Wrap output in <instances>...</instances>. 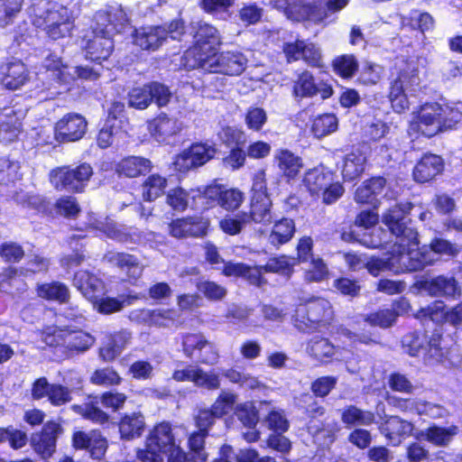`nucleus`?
Returning <instances> with one entry per match:
<instances>
[{
  "instance_id": "nucleus-7",
  "label": "nucleus",
  "mask_w": 462,
  "mask_h": 462,
  "mask_svg": "<svg viewBox=\"0 0 462 462\" xmlns=\"http://www.w3.org/2000/svg\"><path fill=\"white\" fill-rule=\"evenodd\" d=\"M93 173V168L88 162L79 163L75 167L62 165L50 171L49 180L56 190L79 194L85 191Z\"/></svg>"
},
{
  "instance_id": "nucleus-38",
  "label": "nucleus",
  "mask_w": 462,
  "mask_h": 462,
  "mask_svg": "<svg viewBox=\"0 0 462 462\" xmlns=\"http://www.w3.org/2000/svg\"><path fill=\"white\" fill-rule=\"evenodd\" d=\"M1 83L5 88L16 90L28 80V70L22 61L9 62L0 68Z\"/></svg>"
},
{
  "instance_id": "nucleus-60",
  "label": "nucleus",
  "mask_w": 462,
  "mask_h": 462,
  "mask_svg": "<svg viewBox=\"0 0 462 462\" xmlns=\"http://www.w3.org/2000/svg\"><path fill=\"white\" fill-rule=\"evenodd\" d=\"M365 159L361 154L351 153L345 158L342 175L346 180L359 178L365 171Z\"/></svg>"
},
{
  "instance_id": "nucleus-6",
  "label": "nucleus",
  "mask_w": 462,
  "mask_h": 462,
  "mask_svg": "<svg viewBox=\"0 0 462 462\" xmlns=\"http://www.w3.org/2000/svg\"><path fill=\"white\" fill-rule=\"evenodd\" d=\"M412 208L411 202L396 203L382 215L383 224L392 235L400 239L402 245L407 247V255L412 247H417L420 245L418 232L415 228L408 226Z\"/></svg>"
},
{
  "instance_id": "nucleus-58",
  "label": "nucleus",
  "mask_w": 462,
  "mask_h": 462,
  "mask_svg": "<svg viewBox=\"0 0 462 462\" xmlns=\"http://www.w3.org/2000/svg\"><path fill=\"white\" fill-rule=\"evenodd\" d=\"M247 225L250 224L243 211L236 215H226L218 222L220 230L228 236H236L240 234Z\"/></svg>"
},
{
  "instance_id": "nucleus-8",
  "label": "nucleus",
  "mask_w": 462,
  "mask_h": 462,
  "mask_svg": "<svg viewBox=\"0 0 462 462\" xmlns=\"http://www.w3.org/2000/svg\"><path fill=\"white\" fill-rule=\"evenodd\" d=\"M272 205L265 173L263 171H258L253 178L249 210L243 212L249 224L268 225L273 222Z\"/></svg>"
},
{
  "instance_id": "nucleus-56",
  "label": "nucleus",
  "mask_w": 462,
  "mask_h": 462,
  "mask_svg": "<svg viewBox=\"0 0 462 462\" xmlns=\"http://www.w3.org/2000/svg\"><path fill=\"white\" fill-rule=\"evenodd\" d=\"M145 319L152 326L168 328L175 323L177 313L174 309L148 310L145 314Z\"/></svg>"
},
{
  "instance_id": "nucleus-2",
  "label": "nucleus",
  "mask_w": 462,
  "mask_h": 462,
  "mask_svg": "<svg viewBox=\"0 0 462 462\" xmlns=\"http://www.w3.org/2000/svg\"><path fill=\"white\" fill-rule=\"evenodd\" d=\"M293 326L303 333H327L334 327L335 311L323 297H311L296 304L291 315Z\"/></svg>"
},
{
  "instance_id": "nucleus-53",
  "label": "nucleus",
  "mask_w": 462,
  "mask_h": 462,
  "mask_svg": "<svg viewBox=\"0 0 462 462\" xmlns=\"http://www.w3.org/2000/svg\"><path fill=\"white\" fill-rule=\"evenodd\" d=\"M25 257V250L22 244L7 240L0 244V259L7 265L21 263Z\"/></svg>"
},
{
  "instance_id": "nucleus-13",
  "label": "nucleus",
  "mask_w": 462,
  "mask_h": 462,
  "mask_svg": "<svg viewBox=\"0 0 462 462\" xmlns=\"http://www.w3.org/2000/svg\"><path fill=\"white\" fill-rule=\"evenodd\" d=\"M64 433L62 424L55 420H47L40 430L30 437L32 450L44 461H49L57 450L58 439Z\"/></svg>"
},
{
  "instance_id": "nucleus-35",
  "label": "nucleus",
  "mask_w": 462,
  "mask_h": 462,
  "mask_svg": "<svg viewBox=\"0 0 462 462\" xmlns=\"http://www.w3.org/2000/svg\"><path fill=\"white\" fill-rule=\"evenodd\" d=\"M35 292L39 299L59 305L68 304L70 300L69 288L60 281L37 283Z\"/></svg>"
},
{
  "instance_id": "nucleus-39",
  "label": "nucleus",
  "mask_w": 462,
  "mask_h": 462,
  "mask_svg": "<svg viewBox=\"0 0 462 462\" xmlns=\"http://www.w3.org/2000/svg\"><path fill=\"white\" fill-rule=\"evenodd\" d=\"M73 285L84 297L93 302L98 297L103 282L94 273L87 270H79L73 275Z\"/></svg>"
},
{
  "instance_id": "nucleus-42",
  "label": "nucleus",
  "mask_w": 462,
  "mask_h": 462,
  "mask_svg": "<svg viewBox=\"0 0 462 462\" xmlns=\"http://www.w3.org/2000/svg\"><path fill=\"white\" fill-rule=\"evenodd\" d=\"M168 186L167 178L159 174L152 173L142 182V198L144 201L152 202L165 193Z\"/></svg>"
},
{
  "instance_id": "nucleus-45",
  "label": "nucleus",
  "mask_w": 462,
  "mask_h": 462,
  "mask_svg": "<svg viewBox=\"0 0 462 462\" xmlns=\"http://www.w3.org/2000/svg\"><path fill=\"white\" fill-rule=\"evenodd\" d=\"M45 69L52 80L59 85H68L74 80V77L69 72V67L54 55H49L46 58Z\"/></svg>"
},
{
  "instance_id": "nucleus-48",
  "label": "nucleus",
  "mask_w": 462,
  "mask_h": 462,
  "mask_svg": "<svg viewBox=\"0 0 462 462\" xmlns=\"http://www.w3.org/2000/svg\"><path fill=\"white\" fill-rule=\"evenodd\" d=\"M95 343V337L83 330H72L64 334V347L69 352L82 353Z\"/></svg>"
},
{
  "instance_id": "nucleus-43",
  "label": "nucleus",
  "mask_w": 462,
  "mask_h": 462,
  "mask_svg": "<svg viewBox=\"0 0 462 462\" xmlns=\"http://www.w3.org/2000/svg\"><path fill=\"white\" fill-rule=\"evenodd\" d=\"M457 433V427H441L432 424L425 429L423 438L429 443L436 447H445L449 444L453 437Z\"/></svg>"
},
{
  "instance_id": "nucleus-64",
  "label": "nucleus",
  "mask_w": 462,
  "mask_h": 462,
  "mask_svg": "<svg viewBox=\"0 0 462 462\" xmlns=\"http://www.w3.org/2000/svg\"><path fill=\"white\" fill-rule=\"evenodd\" d=\"M333 287L341 295L356 298L359 296L361 285L357 279L339 276L333 282Z\"/></svg>"
},
{
  "instance_id": "nucleus-28",
  "label": "nucleus",
  "mask_w": 462,
  "mask_h": 462,
  "mask_svg": "<svg viewBox=\"0 0 462 462\" xmlns=\"http://www.w3.org/2000/svg\"><path fill=\"white\" fill-rule=\"evenodd\" d=\"M302 60L311 68L323 67L322 53L316 43L310 40L296 39L291 42V61Z\"/></svg>"
},
{
  "instance_id": "nucleus-26",
  "label": "nucleus",
  "mask_w": 462,
  "mask_h": 462,
  "mask_svg": "<svg viewBox=\"0 0 462 462\" xmlns=\"http://www.w3.org/2000/svg\"><path fill=\"white\" fill-rule=\"evenodd\" d=\"M380 431L393 446L412 435L414 425L396 415L386 416L380 426Z\"/></svg>"
},
{
  "instance_id": "nucleus-10",
  "label": "nucleus",
  "mask_w": 462,
  "mask_h": 462,
  "mask_svg": "<svg viewBox=\"0 0 462 462\" xmlns=\"http://www.w3.org/2000/svg\"><path fill=\"white\" fill-rule=\"evenodd\" d=\"M149 447H154L166 455L167 462H177L182 452L181 441L177 438L172 424L168 420L155 423L145 437Z\"/></svg>"
},
{
  "instance_id": "nucleus-46",
  "label": "nucleus",
  "mask_w": 462,
  "mask_h": 462,
  "mask_svg": "<svg viewBox=\"0 0 462 462\" xmlns=\"http://www.w3.org/2000/svg\"><path fill=\"white\" fill-rule=\"evenodd\" d=\"M45 69L52 80L59 85H68L74 80V77L69 72V67L54 55H49L46 58Z\"/></svg>"
},
{
  "instance_id": "nucleus-3",
  "label": "nucleus",
  "mask_w": 462,
  "mask_h": 462,
  "mask_svg": "<svg viewBox=\"0 0 462 462\" xmlns=\"http://www.w3.org/2000/svg\"><path fill=\"white\" fill-rule=\"evenodd\" d=\"M29 18L32 25L39 32H44L51 41L69 37L74 28V17L65 5L54 3L43 9L36 5L30 7Z\"/></svg>"
},
{
  "instance_id": "nucleus-41",
  "label": "nucleus",
  "mask_w": 462,
  "mask_h": 462,
  "mask_svg": "<svg viewBox=\"0 0 462 462\" xmlns=\"http://www.w3.org/2000/svg\"><path fill=\"white\" fill-rule=\"evenodd\" d=\"M332 71L340 79H351L359 69V62L353 53H345L334 57L330 62Z\"/></svg>"
},
{
  "instance_id": "nucleus-21",
  "label": "nucleus",
  "mask_w": 462,
  "mask_h": 462,
  "mask_svg": "<svg viewBox=\"0 0 462 462\" xmlns=\"http://www.w3.org/2000/svg\"><path fill=\"white\" fill-rule=\"evenodd\" d=\"M445 169L444 159L438 154L425 152L417 161L412 169V178L420 184L433 181Z\"/></svg>"
},
{
  "instance_id": "nucleus-44",
  "label": "nucleus",
  "mask_w": 462,
  "mask_h": 462,
  "mask_svg": "<svg viewBox=\"0 0 462 462\" xmlns=\"http://www.w3.org/2000/svg\"><path fill=\"white\" fill-rule=\"evenodd\" d=\"M45 69L52 80L59 85H68L74 80V77L69 72V67L54 55H49L46 58Z\"/></svg>"
},
{
  "instance_id": "nucleus-47",
  "label": "nucleus",
  "mask_w": 462,
  "mask_h": 462,
  "mask_svg": "<svg viewBox=\"0 0 462 462\" xmlns=\"http://www.w3.org/2000/svg\"><path fill=\"white\" fill-rule=\"evenodd\" d=\"M341 420L346 426H369L375 421V415L370 411H364L351 404L343 409Z\"/></svg>"
},
{
  "instance_id": "nucleus-9",
  "label": "nucleus",
  "mask_w": 462,
  "mask_h": 462,
  "mask_svg": "<svg viewBox=\"0 0 462 462\" xmlns=\"http://www.w3.org/2000/svg\"><path fill=\"white\" fill-rule=\"evenodd\" d=\"M82 41L85 59L94 64L101 65L115 51L113 34L102 27L91 26L90 30L84 34Z\"/></svg>"
},
{
  "instance_id": "nucleus-20",
  "label": "nucleus",
  "mask_w": 462,
  "mask_h": 462,
  "mask_svg": "<svg viewBox=\"0 0 462 462\" xmlns=\"http://www.w3.org/2000/svg\"><path fill=\"white\" fill-rule=\"evenodd\" d=\"M163 24L143 25L134 28L131 36L132 42L141 51H156L165 43Z\"/></svg>"
},
{
  "instance_id": "nucleus-54",
  "label": "nucleus",
  "mask_w": 462,
  "mask_h": 462,
  "mask_svg": "<svg viewBox=\"0 0 462 462\" xmlns=\"http://www.w3.org/2000/svg\"><path fill=\"white\" fill-rule=\"evenodd\" d=\"M12 114H8L5 119L0 121V141L5 143L15 141L22 132V122L14 111Z\"/></svg>"
},
{
  "instance_id": "nucleus-5",
  "label": "nucleus",
  "mask_w": 462,
  "mask_h": 462,
  "mask_svg": "<svg viewBox=\"0 0 462 462\" xmlns=\"http://www.w3.org/2000/svg\"><path fill=\"white\" fill-rule=\"evenodd\" d=\"M460 253V247L456 243L440 236H434L429 245L412 247L406 257L408 270L421 271L427 266L435 264L439 260H453Z\"/></svg>"
},
{
  "instance_id": "nucleus-63",
  "label": "nucleus",
  "mask_w": 462,
  "mask_h": 462,
  "mask_svg": "<svg viewBox=\"0 0 462 462\" xmlns=\"http://www.w3.org/2000/svg\"><path fill=\"white\" fill-rule=\"evenodd\" d=\"M295 404L304 409L306 416L310 420L324 416L326 410L313 399L310 393H302L299 398H295Z\"/></svg>"
},
{
  "instance_id": "nucleus-15",
  "label": "nucleus",
  "mask_w": 462,
  "mask_h": 462,
  "mask_svg": "<svg viewBox=\"0 0 462 462\" xmlns=\"http://www.w3.org/2000/svg\"><path fill=\"white\" fill-rule=\"evenodd\" d=\"M247 60L237 51H217L203 66L202 69L208 73L223 74L226 76H238L245 69Z\"/></svg>"
},
{
  "instance_id": "nucleus-16",
  "label": "nucleus",
  "mask_w": 462,
  "mask_h": 462,
  "mask_svg": "<svg viewBox=\"0 0 462 462\" xmlns=\"http://www.w3.org/2000/svg\"><path fill=\"white\" fill-rule=\"evenodd\" d=\"M54 128L60 143L62 144L75 143L86 134L88 121L81 114L69 112L54 123Z\"/></svg>"
},
{
  "instance_id": "nucleus-27",
  "label": "nucleus",
  "mask_w": 462,
  "mask_h": 462,
  "mask_svg": "<svg viewBox=\"0 0 462 462\" xmlns=\"http://www.w3.org/2000/svg\"><path fill=\"white\" fill-rule=\"evenodd\" d=\"M129 24L130 18L121 5L108 6L96 14L95 25L108 31L110 27V30L115 33L124 32Z\"/></svg>"
},
{
  "instance_id": "nucleus-51",
  "label": "nucleus",
  "mask_w": 462,
  "mask_h": 462,
  "mask_svg": "<svg viewBox=\"0 0 462 462\" xmlns=\"http://www.w3.org/2000/svg\"><path fill=\"white\" fill-rule=\"evenodd\" d=\"M309 267L303 272V280L308 283H319L329 277V269L320 256H315L309 262Z\"/></svg>"
},
{
  "instance_id": "nucleus-36",
  "label": "nucleus",
  "mask_w": 462,
  "mask_h": 462,
  "mask_svg": "<svg viewBox=\"0 0 462 462\" xmlns=\"http://www.w3.org/2000/svg\"><path fill=\"white\" fill-rule=\"evenodd\" d=\"M147 129L156 141L165 142L170 137L176 135L180 128L177 120L170 117L165 113H161L147 122Z\"/></svg>"
},
{
  "instance_id": "nucleus-61",
  "label": "nucleus",
  "mask_w": 462,
  "mask_h": 462,
  "mask_svg": "<svg viewBox=\"0 0 462 462\" xmlns=\"http://www.w3.org/2000/svg\"><path fill=\"white\" fill-rule=\"evenodd\" d=\"M74 410L79 413L84 419L94 423L104 425L109 422L110 416L97 406V402H88L81 406H74Z\"/></svg>"
},
{
  "instance_id": "nucleus-12",
  "label": "nucleus",
  "mask_w": 462,
  "mask_h": 462,
  "mask_svg": "<svg viewBox=\"0 0 462 462\" xmlns=\"http://www.w3.org/2000/svg\"><path fill=\"white\" fill-rule=\"evenodd\" d=\"M181 351L189 359H196L197 363L214 365L219 358L215 344L209 341L200 332H187L181 335Z\"/></svg>"
},
{
  "instance_id": "nucleus-33",
  "label": "nucleus",
  "mask_w": 462,
  "mask_h": 462,
  "mask_svg": "<svg viewBox=\"0 0 462 462\" xmlns=\"http://www.w3.org/2000/svg\"><path fill=\"white\" fill-rule=\"evenodd\" d=\"M209 436L199 430H193L187 438V448L185 451L180 446L182 457L177 462H207L208 454L206 449V439Z\"/></svg>"
},
{
  "instance_id": "nucleus-19",
  "label": "nucleus",
  "mask_w": 462,
  "mask_h": 462,
  "mask_svg": "<svg viewBox=\"0 0 462 462\" xmlns=\"http://www.w3.org/2000/svg\"><path fill=\"white\" fill-rule=\"evenodd\" d=\"M132 332L127 328L108 332L98 349L99 358L106 363L114 362L131 344Z\"/></svg>"
},
{
  "instance_id": "nucleus-24",
  "label": "nucleus",
  "mask_w": 462,
  "mask_h": 462,
  "mask_svg": "<svg viewBox=\"0 0 462 462\" xmlns=\"http://www.w3.org/2000/svg\"><path fill=\"white\" fill-rule=\"evenodd\" d=\"M153 168L152 161L143 156L127 155L115 163L114 171L118 178L135 179L145 176Z\"/></svg>"
},
{
  "instance_id": "nucleus-25",
  "label": "nucleus",
  "mask_w": 462,
  "mask_h": 462,
  "mask_svg": "<svg viewBox=\"0 0 462 462\" xmlns=\"http://www.w3.org/2000/svg\"><path fill=\"white\" fill-rule=\"evenodd\" d=\"M409 308V301L404 297H401L393 300L392 309L376 310L368 313L364 320L372 327H379L383 329L389 328L395 324L400 311L404 312Z\"/></svg>"
},
{
  "instance_id": "nucleus-34",
  "label": "nucleus",
  "mask_w": 462,
  "mask_h": 462,
  "mask_svg": "<svg viewBox=\"0 0 462 462\" xmlns=\"http://www.w3.org/2000/svg\"><path fill=\"white\" fill-rule=\"evenodd\" d=\"M117 426L121 439L133 440L143 434L146 428L145 417L139 411L125 412L121 415Z\"/></svg>"
},
{
  "instance_id": "nucleus-55",
  "label": "nucleus",
  "mask_w": 462,
  "mask_h": 462,
  "mask_svg": "<svg viewBox=\"0 0 462 462\" xmlns=\"http://www.w3.org/2000/svg\"><path fill=\"white\" fill-rule=\"evenodd\" d=\"M196 288L198 291L208 301H221L227 294L226 287L210 280H199L196 282Z\"/></svg>"
},
{
  "instance_id": "nucleus-40",
  "label": "nucleus",
  "mask_w": 462,
  "mask_h": 462,
  "mask_svg": "<svg viewBox=\"0 0 462 462\" xmlns=\"http://www.w3.org/2000/svg\"><path fill=\"white\" fill-rule=\"evenodd\" d=\"M335 179V173L323 167L309 170L302 180L304 186L311 196H319L320 191Z\"/></svg>"
},
{
  "instance_id": "nucleus-30",
  "label": "nucleus",
  "mask_w": 462,
  "mask_h": 462,
  "mask_svg": "<svg viewBox=\"0 0 462 462\" xmlns=\"http://www.w3.org/2000/svg\"><path fill=\"white\" fill-rule=\"evenodd\" d=\"M21 270L14 265H6L0 271V293L22 298L28 291V284L21 277Z\"/></svg>"
},
{
  "instance_id": "nucleus-4",
  "label": "nucleus",
  "mask_w": 462,
  "mask_h": 462,
  "mask_svg": "<svg viewBox=\"0 0 462 462\" xmlns=\"http://www.w3.org/2000/svg\"><path fill=\"white\" fill-rule=\"evenodd\" d=\"M222 43V36L215 26L199 22L192 34V44L181 56V66L188 70L198 69L217 54Z\"/></svg>"
},
{
  "instance_id": "nucleus-14",
  "label": "nucleus",
  "mask_w": 462,
  "mask_h": 462,
  "mask_svg": "<svg viewBox=\"0 0 462 462\" xmlns=\"http://www.w3.org/2000/svg\"><path fill=\"white\" fill-rule=\"evenodd\" d=\"M210 219L202 213H195L172 219L168 226L169 235L178 239L206 237L210 231Z\"/></svg>"
},
{
  "instance_id": "nucleus-52",
  "label": "nucleus",
  "mask_w": 462,
  "mask_h": 462,
  "mask_svg": "<svg viewBox=\"0 0 462 462\" xmlns=\"http://www.w3.org/2000/svg\"><path fill=\"white\" fill-rule=\"evenodd\" d=\"M434 23L435 21L430 14L428 12H420L417 9L411 10L403 21L404 26L421 33H425L426 32L432 30L434 28Z\"/></svg>"
},
{
  "instance_id": "nucleus-59",
  "label": "nucleus",
  "mask_w": 462,
  "mask_h": 462,
  "mask_svg": "<svg viewBox=\"0 0 462 462\" xmlns=\"http://www.w3.org/2000/svg\"><path fill=\"white\" fill-rule=\"evenodd\" d=\"M89 381L95 385L116 386L122 383L123 379L112 366H106L94 370Z\"/></svg>"
},
{
  "instance_id": "nucleus-18",
  "label": "nucleus",
  "mask_w": 462,
  "mask_h": 462,
  "mask_svg": "<svg viewBox=\"0 0 462 462\" xmlns=\"http://www.w3.org/2000/svg\"><path fill=\"white\" fill-rule=\"evenodd\" d=\"M333 93L331 85L323 80L317 82L312 72L308 69L297 74L292 86L293 96L300 98H310L319 94L322 99H328Z\"/></svg>"
},
{
  "instance_id": "nucleus-17",
  "label": "nucleus",
  "mask_w": 462,
  "mask_h": 462,
  "mask_svg": "<svg viewBox=\"0 0 462 462\" xmlns=\"http://www.w3.org/2000/svg\"><path fill=\"white\" fill-rule=\"evenodd\" d=\"M71 447L76 451H87L92 459H102L108 448L107 439L98 430L89 432L77 430L71 435Z\"/></svg>"
},
{
  "instance_id": "nucleus-57",
  "label": "nucleus",
  "mask_w": 462,
  "mask_h": 462,
  "mask_svg": "<svg viewBox=\"0 0 462 462\" xmlns=\"http://www.w3.org/2000/svg\"><path fill=\"white\" fill-rule=\"evenodd\" d=\"M24 0H0V27L5 28L14 23L22 12Z\"/></svg>"
},
{
  "instance_id": "nucleus-23",
  "label": "nucleus",
  "mask_w": 462,
  "mask_h": 462,
  "mask_svg": "<svg viewBox=\"0 0 462 462\" xmlns=\"http://www.w3.org/2000/svg\"><path fill=\"white\" fill-rule=\"evenodd\" d=\"M404 254L402 252L393 253L391 256L383 259L376 255L370 256L364 263L367 273L373 277H378L383 272L389 271L394 273H412L408 270V261L402 262Z\"/></svg>"
},
{
  "instance_id": "nucleus-32",
  "label": "nucleus",
  "mask_w": 462,
  "mask_h": 462,
  "mask_svg": "<svg viewBox=\"0 0 462 462\" xmlns=\"http://www.w3.org/2000/svg\"><path fill=\"white\" fill-rule=\"evenodd\" d=\"M410 78L409 72L402 69L397 73L395 79L390 81L387 97L395 113L402 114L410 107L404 88Z\"/></svg>"
},
{
  "instance_id": "nucleus-49",
  "label": "nucleus",
  "mask_w": 462,
  "mask_h": 462,
  "mask_svg": "<svg viewBox=\"0 0 462 462\" xmlns=\"http://www.w3.org/2000/svg\"><path fill=\"white\" fill-rule=\"evenodd\" d=\"M338 119L333 113L318 115L312 120L310 132L316 138H322L337 130Z\"/></svg>"
},
{
  "instance_id": "nucleus-29",
  "label": "nucleus",
  "mask_w": 462,
  "mask_h": 462,
  "mask_svg": "<svg viewBox=\"0 0 462 462\" xmlns=\"http://www.w3.org/2000/svg\"><path fill=\"white\" fill-rule=\"evenodd\" d=\"M421 288L432 297L457 299L461 295L459 284L455 277L438 275L421 282Z\"/></svg>"
},
{
  "instance_id": "nucleus-62",
  "label": "nucleus",
  "mask_w": 462,
  "mask_h": 462,
  "mask_svg": "<svg viewBox=\"0 0 462 462\" xmlns=\"http://www.w3.org/2000/svg\"><path fill=\"white\" fill-rule=\"evenodd\" d=\"M54 208L57 214L68 219L76 218L81 211L77 199L69 195L60 197L54 203Z\"/></svg>"
},
{
  "instance_id": "nucleus-31",
  "label": "nucleus",
  "mask_w": 462,
  "mask_h": 462,
  "mask_svg": "<svg viewBox=\"0 0 462 462\" xmlns=\"http://www.w3.org/2000/svg\"><path fill=\"white\" fill-rule=\"evenodd\" d=\"M386 184L387 180L383 176L370 177L356 189L354 196L356 202L377 208L379 204L378 196L383 193Z\"/></svg>"
},
{
  "instance_id": "nucleus-22",
  "label": "nucleus",
  "mask_w": 462,
  "mask_h": 462,
  "mask_svg": "<svg viewBox=\"0 0 462 462\" xmlns=\"http://www.w3.org/2000/svg\"><path fill=\"white\" fill-rule=\"evenodd\" d=\"M269 430L273 431L266 439L269 448L285 453L289 451V439L282 434L287 431L289 422L281 411H271L264 419Z\"/></svg>"
},
{
  "instance_id": "nucleus-37",
  "label": "nucleus",
  "mask_w": 462,
  "mask_h": 462,
  "mask_svg": "<svg viewBox=\"0 0 462 462\" xmlns=\"http://www.w3.org/2000/svg\"><path fill=\"white\" fill-rule=\"evenodd\" d=\"M325 17L326 13L316 2L291 0V20L321 22Z\"/></svg>"
},
{
  "instance_id": "nucleus-50",
  "label": "nucleus",
  "mask_w": 462,
  "mask_h": 462,
  "mask_svg": "<svg viewBox=\"0 0 462 462\" xmlns=\"http://www.w3.org/2000/svg\"><path fill=\"white\" fill-rule=\"evenodd\" d=\"M307 352L315 360L327 362L335 355V346L328 338L315 337L309 341Z\"/></svg>"
},
{
  "instance_id": "nucleus-1",
  "label": "nucleus",
  "mask_w": 462,
  "mask_h": 462,
  "mask_svg": "<svg viewBox=\"0 0 462 462\" xmlns=\"http://www.w3.org/2000/svg\"><path fill=\"white\" fill-rule=\"evenodd\" d=\"M462 114L454 108H443L437 102L424 103L408 125V134L414 138H431L445 129L454 127Z\"/></svg>"
},
{
  "instance_id": "nucleus-11",
  "label": "nucleus",
  "mask_w": 462,
  "mask_h": 462,
  "mask_svg": "<svg viewBox=\"0 0 462 462\" xmlns=\"http://www.w3.org/2000/svg\"><path fill=\"white\" fill-rule=\"evenodd\" d=\"M217 150L214 143L208 142H194L188 148L176 154L172 161L173 169L179 173L204 166L215 158Z\"/></svg>"
}]
</instances>
